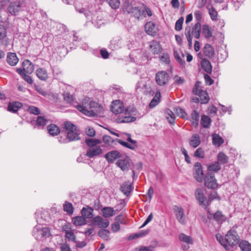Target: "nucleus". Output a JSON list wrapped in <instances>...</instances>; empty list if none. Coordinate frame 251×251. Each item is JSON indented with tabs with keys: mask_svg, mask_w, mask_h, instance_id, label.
Segmentation results:
<instances>
[{
	"mask_svg": "<svg viewBox=\"0 0 251 251\" xmlns=\"http://www.w3.org/2000/svg\"><path fill=\"white\" fill-rule=\"evenodd\" d=\"M111 111L115 115H119L115 119L117 123H128L136 119L137 112L133 106L127 107L124 110L123 103L120 100L113 101L111 107Z\"/></svg>",
	"mask_w": 251,
	"mask_h": 251,
	"instance_id": "f257e3e1",
	"label": "nucleus"
},
{
	"mask_svg": "<svg viewBox=\"0 0 251 251\" xmlns=\"http://www.w3.org/2000/svg\"><path fill=\"white\" fill-rule=\"evenodd\" d=\"M77 109L89 117H95L97 116L102 109L98 103L90 101L89 98L84 99L81 103L76 106Z\"/></svg>",
	"mask_w": 251,
	"mask_h": 251,
	"instance_id": "f03ea898",
	"label": "nucleus"
},
{
	"mask_svg": "<svg viewBox=\"0 0 251 251\" xmlns=\"http://www.w3.org/2000/svg\"><path fill=\"white\" fill-rule=\"evenodd\" d=\"M216 238L219 243L226 250L236 246L239 241V237L235 230H229L224 237L219 233L216 234Z\"/></svg>",
	"mask_w": 251,
	"mask_h": 251,
	"instance_id": "7ed1b4c3",
	"label": "nucleus"
},
{
	"mask_svg": "<svg viewBox=\"0 0 251 251\" xmlns=\"http://www.w3.org/2000/svg\"><path fill=\"white\" fill-rule=\"evenodd\" d=\"M65 133L67 134L66 138L60 137L58 141L61 143H67L69 142L78 140L80 139L79 131L76 126L70 122L64 123Z\"/></svg>",
	"mask_w": 251,
	"mask_h": 251,
	"instance_id": "20e7f679",
	"label": "nucleus"
},
{
	"mask_svg": "<svg viewBox=\"0 0 251 251\" xmlns=\"http://www.w3.org/2000/svg\"><path fill=\"white\" fill-rule=\"evenodd\" d=\"M36 222L39 224L36 226L33 230V235L37 240H41L44 238H47L50 236V229L46 226H43L44 220L42 217H39L40 213L39 212L35 213Z\"/></svg>",
	"mask_w": 251,
	"mask_h": 251,
	"instance_id": "39448f33",
	"label": "nucleus"
},
{
	"mask_svg": "<svg viewBox=\"0 0 251 251\" xmlns=\"http://www.w3.org/2000/svg\"><path fill=\"white\" fill-rule=\"evenodd\" d=\"M201 28V25L200 23L199 22H197L192 28L190 26H188L185 28V34L190 47L192 45V35H193L196 39H199L200 38Z\"/></svg>",
	"mask_w": 251,
	"mask_h": 251,
	"instance_id": "423d86ee",
	"label": "nucleus"
},
{
	"mask_svg": "<svg viewBox=\"0 0 251 251\" xmlns=\"http://www.w3.org/2000/svg\"><path fill=\"white\" fill-rule=\"evenodd\" d=\"M124 9L128 14H131L135 18L139 19L140 17L145 15V5L133 6L128 3H124Z\"/></svg>",
	"mask_w": 251,
	"mask_h": 251,
	"instance_id": "0eeeda50",
	"label": "nucleus"
},
{
	"mask_svg": "<svg viewBox=\"0 0 251 251\" xmlns=\"http://www.w3.org/2000/svg\"><path fill=\"white\" fill-rule=\"evenodd\" d=\"M24 0H0V2L4 4L9 3L8 10L11 14H16L19 12Z\"/></svg>",
	"mask_w": 251,
	"mask_h": 251,
	"instance_id": "6e6552de",
	"label": "nucleus"
},
{
	"mask_svg": "<svg viewBox=\"0 0 251 251\" xmlns=\"http://www.w3.org/2000/svg\"><path fill=\"white\" fill-rule=\"evenodd\" d=\"M195 195L199 204L204 208L206 209L210 204V200L207 199L202 189L197 188L195 191Z\"/></svg>",
	"mask_w": 251,
	"mask_h": 251,
	"instance_id": "1a4fd4ad",
	"label": "nucleus"
},
{
	"mask_svg": "<svg viewBox=\"0 0 251 251\" xmlns=\"http://www.w3.org/2000/svg\"><path fill=\"white\" fill-rule=\"evenodd\" d=\"M169 80V75L165 71H159L155 75V81L160 86H164L167 84Z\"/></svg>",
	"mask_w": 251,
	"mask_h": 251,
	"instance_id": "9d476101",
	"label": "nucleus"
},
{
	"mask_svg": "<svg viewBox=\"0 0 251 251\" xmlns=\"http://www.w3.org/2000/svg\"><path fill=\"white\" fill-rule=\"evenodd\" d=\"M173 211L177 221L182 225L186 224V217L184 209L177 205L173 206Z\"/></svg>",
	"mask_w": 251,
	"mask_h": 251,
	"instance_id": "9b49d317",
	"label": "nucleus"
},
{
	"mask_svg": "<svg viewBox=\"0 0 251 251\" xmlns=\"http://www.w3.org/2000/svg\"><path fill=\"white\" fill-rule=\"evenodd\" d=\"M204 184L208 188L215 189L217 187L218 184L213 173L206 174L204 178Z\"/></svg>",
	"mask_w": 251,
	"mask_h": 251,
	"instance_id": "f8f14e48",
	"label": "nucleus"
},
{
	"mask_svg": "<svg viewBox=\"0 0 251 251\" xmlns=\"http://www.w3.org/2000/svg\"><path fill=\"white\" fill-rule=\"evenodd\" d=\"M91 224L100 228H106L109 226V222L108 220L103 219L101 217L97 216L91 219Z\"/></svg>",
	"mask_w": 251,
	"mask_h": 251,
	"instance_id": "ddd939ff",
	"label": "nucleus"
},
{
	"mask_svg": "<svg viewBox=\"0 0 251 251\" xmlns=\"http://www.w3.org/2000/svg\"><path fill=\"white\" fill-rule=\"evenodd\" d=\"M194 177L199 182H201L203 180V173L202 166L200 162H196L194 166Z\"/></svg>",
	"mask_w": 251,
	"mask_h": 251,
	"instance_id": "4468645a",
	"label": "nucleus"
},
{
	"mask_svg": "<svg viewBox=\"0 0 251 251\" xmlns=\"http://www.w3.org/2000/svg\"><path fill=\"white\" fill-rule=\"evenodd\" d=\"M102 152V149L100 146H96L95 147L90 148L87 151L84 156L86 155L89 158H93L96 156L99 155Z\"/></svg>",
	"mask_w": 251,
	"mask_h": 251,
	"instance_id": "2eb2a0df",
	"label": "nucleus"
},
{
	"mask_svg": "<svg viewBox=\"0 0 251 251\" xmlns=\"http://www.w3.org/2000/svg\"><path fill=\"white\" fill-rule=\"evenodd\" d=\"M116 165L122 171H127L130 166L129 159L128 158H121L116 162Z\"/></svg>",
	"mask_w": 251,
	"mask_h": 251,
	"instance_id": "dca6fc26",
	"label": "nucleus"
},
{
	"mask_svg": "<svg viewBox=\"0 0 251 251\" xmlns=\"http://www.w3.org/2000/svg\"><path fill=\"white\" fill-rule=\"evenodd\" d=\"M162 49L159 43L155 40L150 42V50L154 54H158L161 51Z\"/></svg>",
	"mask_w": 251,
	"mask_h": 251,
	"instance_id": "f3484780",
	"label": "nucleus"
},
{
	"mask_svg": "<svg viewBox=\"0 0 251 251\" xmlns=\"http://www.w3.org/2000/svg\"><path fill=\"white\" fill-rule=\"evenodd\" d=\"M105 157L109 163H112L116 159L120 157V153L117 151H111L107 153Z\"/></svg>",
	"mask_w": 251,
	"mask_h": 251,
	"instance_id": "a211bd4d",
	"label": "nucleus"
},
{
	"mask_svg": "<svg viewBox=\"0 0 251 251\" xmlns=\"http://www.w3.org/2000/svg\"><path fill=\"white\" fill-rule=\"evenodd\" d=\"M203 51L205 56L210 59L212 58L215 54V51L213 47L208 44L204 46Z\"/></svg>",
	"mask_w": 251,
	"mask_h": 251,
	"instance_id": "6ab92c4d",
	"label": "nucleus"
},
{
	"mask_svg": "<svg viewBox=\"0 0 251 251\" xmlns=\"http://www.w3.org/2000/svg\"><path fill=\"white\" fill-rule=\"evenodd\" d=\"M145 29L146 33L151 36H153L156 32L155 25L151 22H148L145 25Z\"/></svg>",
	"mask_w": 251,
	"mask_h": 251,
	"instance_id": "aec40b11",
	"label": "nucleus"
},
{
	"mask_svg": "<svg viewBox=\"0 0 251 251\" xmlns=\"http://www.w3.org/2000/svg\"><path fill=\"white\" fill-rule=\"evenodd\" d=\"M6 61L9 65L14 66L18 63L19 59L15 53L9 52L7 55Z\"/></svg>",
	"mask_w": 251,
	"mask_h": 251,
	"instance_id": "412c9836",
	"label": "nucleus"
},
{
	"mask_svg": "<svg viewBox=\"0 0 251 251\" xmlns=\"http://www.w3.org/2000/svg\"><path fill=\"white\" fill-rule=\"evenodd\" d=\"M101 213L104 218H109L115 215V211L111 207H104L101 209Z\"/></svg>",
	"mask_w": 251,
	"mask_h": 251,
	"instance_id": "4be33fe9",
	"label": "nucleus"
},
{
	"mask_svg": "<svg viewBox=\"0 0 251 251\" xmlns=\"http://www.w3.org/2000/svg\"><path fill=\"white\" fill-rule=\"evenodd\" d=\"M206 167L208 173H216L221 169L220 165L217 161L207 164Z\"/></svg>",
	"mask_w": 251,
	"mask_h": 251,
	"instance_id": "5701e85b",
	"label": "nucleus"
},
{
	"mask_svg": "<svg viewBox=\"0 0 251 251\" xmlns=\"http://www.w3.org/2000/svg\"><path fill=\"white\" fill-rule=\"evenodd\" d=\"M23 68L26 74H30L34 70L33 64L28 60H25L23 62Z\"/></svg>",
	"mask_w": 251,
	"mask_h": 251,
	"instance_id": "b1692460",
	"label": "nucleus"
},
{
	"mask_svg": "<svg viewBox=\"0 0 251 251\" xmlns=\"http://www.w3.org/2000/svg\"><path fill=\"white\" fill-rule=\"evenodd\" d=\"M94 209L93 208L90 206H87L86 207H83L81 210V213L82 216L85 219L92 218L93 214Z\"/></svg>",
	"mask_w": 251,
	"mask_h": 251,
	"instance_id": "393cba45",
	"label": "nucleus"
},
{
	"mask_svg": "<svg viewBox=\"0 0 251 251\" xmlns=\"http://www.w3.org/2000/svg\"><path fill=\"white\" fill-rule=\"evenodd\" d=\"M213 218L218 224H222L227 220L226 216L221 211H217L213 216Z\"/></svg>",
	"mask_w": 251,
	"mask_h": 251,
	"instance_id": "a878e982",
	"label": "nucleus"
},
{
	"mask_svg": "<svg viewBox=\"0 0 251 251\" xmlns=\"http://www.w3.org/2000/svg\"><path fill=\"white\" fill-rule=\"evenodd\" d=\"M201 66L202 68L207 74H211L212 71V67L211 63L206 59H203L201 61Z\"/></svg>",
	"mask_w": 251,
	"mask_h": 251,
	"instance_id": "bb28decb",
	"label": "nucleus"
},
{
	"mask_svg": "<svg viewBox=\"0 0 251 251\" xmlns=\"http://www.w3.org/2000/svg\"><path fill=\"white\" fill-rule=\"evenodd\" d=\"M72 222L75 226H81L87 224L86 219L82 216L74 217L72 219Z\"/></svg>",
	"mask_w": 251,
	"mask_h": 251,
	"instance_id": "cd10ccee",
	"label": "nucleus"
},
{
	"mask_svg": "<svg viewBox=\"0 0 251 251\" xmlns=\"http://www.w3.org/2000/svg\"><path fill=\"white\" fill-rule=\"evenodd\" d=\"M37 76L41 80L45 81L48 78V75L47 71L44 68H38L36 71Z\"/></svg>",
	"mask_w": 251,
	"mask_h": 251,
	"instance_id": "c85d7f7f",
	"label": "nucleus"
},
{
	"mask_svg": "<svg viewBox=\"0 0 251 251\" xmlns=\"http://www.w3.org/2000/svg\"><path fill=\"white\" fill-rule=\"evenodd\" d=\"M22 106V103L18 101L9 103L7 106V110L11 112L15 113L18 111L19 109L21 108Z\"/></svg>",
	"mask_w": 251,
	"mask_h": 251,
	"instance_id": "c756f323",
	"label": "nucleus"
},
{
	"mask_svg": "<svg viewBox=\"0 0 251 251\" xmlns=\"http://www.w3.org/2000/svg\"><path fill=\"white\" fill-rule=\"evenodd\" d=\"M189 143L193 148H196L198 147L201 144L200 136L198 134H193L190 140Z\"/></svg>",
	"mask_w": 251,
	"mask_h": 251,
	"instance_id": "7c9ffc66",
	"label": "nucleus"
},
{
	"mask_svg": "<svg viewBox=\"0 0 251 251\" xmlns=\"http://www.w3.org/2000/svg\"><path fill=\"white\" fill-rule=\"evenodd\" d=\"M75 7L76 11L77 12L80 14H83L87 19L89 20L92 19V13L90 11L84 8L80 7V6H78L76 5H75Z\"/></svg>",
	"mask_w": 251,
	"mask_h": 251,
	"instance_id": "2f4dec72",
	"label": "nucleus"
},
{
	"mask_svg": "<svg viewBox=\"0 0 251 251\" xmlns=\"http://www.w3.org/2000/svg\"><path fill=\"white\" fill-rule=\"evenodd\" d=\"M131 189L132 185L129 182H125L121 186V191L126 196L129 195Z\"/></svg>",
	"mask_w": 251,
	"mask_h": 251,
	"instance_id": "473e14b6",
	"label": "nucleus"
},
{
	"mask_svg": "<svg viewBox=\"0 0 251 251\" xmlns=\"http://www.w3.org/2000/svg\"><path fill=\"white\" fill-rule=\"evenodd\" d=\"M212 143L217 147H220L224 143V139L218 134H213L212 135Z\"/></svg>",
	"mask_w": 251,
	"mask_h": 251,
	"instance_id": "72a5a7b5",
	"label": "nucleus"
},
{
	"mask_svg": "<svg viewBox=\"0 0 251 251\" xmlns=\"http://www.w3.org/2000/svg\"><path fill=\"white\" fill-rule=\"evenodd\" d=\"M228 157L223 152H220L217 155V162L221 165L228 162Z\"/></svg>",
	"mask_w": 251,
	"mask_h": 251,
	"instance_id": "f704fd0d",
	"label": "nucleus"
},
{
	"mask_svg": "<svg viewBox=\"0 0 251 251\" xmlns=\"http://www.w3.org/2000/svg\"><path fill=\"white\" fill-rule=\"evenodd\" d=\"M47 128L49 133L52 136L56 135L60 132L59 128L54 124L48 126Z\"/></svg>",
	"mask_w": 251,
	"mask_h": 251,
	"instance_id": "c9c22d12",
	"label": "nucleus"
},
{
	"mask_svg": "<svg viewBox=\"0 0 251 251\" xmlns=\"http://www.w3.org/2000/svg\"><path fill=\"white\" fill-rule=\"evenodd\" d=\"M239 246L242 251H251V244L246 240L241 241Z\"/></svg>",
	"mask_w": 251,
	"mask_h": 251,
	"instance_id": "e433bc0d",
	"label": "nucleus"
},
{
	"mask_svg": "<svg viewBox=\"0 0 251 251\" xmlns=\"http://www.w3.org/2000/svg\"><path fill=\"white\" fill-rule=\"evenodd\" d=\"M201 123L203 127L208 128L210 126L211 120L209 116L202 115L201 118Z\"/></svg>",
	"mask_w": 251,
	"mask_h": 251,
	"instance_id": "4c0bfd02",
	"label": "nucleus"
},
{
	"mask_svg": "<svg viewBox=\"0 0 251 251\" xmlns=\"http://www.w3.org/2000/svg\"><path fill=\"white\" fill-rule=\"evenodd\" d=\"M178 238L180 241L188 244H192L193 243V239L191 236L186 235L183 233L179 234Z\"/></svg>",
	"mask_w": 251,
	"mask_h": 251,
	"instance_id": "58836bf2",
	"label": "nucleus"
},
{
	"mask_svg": "<svg viewBox=\"0 0 251 251\" xmlns=\"http://www.w3.org/2000/svg\"><path fill=\"white\" fill-rule=\"evenodd\" d=\"M161 97V94L160 92H157L154 98L152 99L151 101L149 106L150 108H153L156 106L160 101V99Z\"/></svg>",
	"mask_w": 251,
	"mask_h": 251,
	"instance_id": "ea45409f",
	"label": "nucleus"
},
{
	"mask_svg": "<svg viewBox=\"0 0 251 251\" xmlns=\"http://www.w3.org/2000/svg\"><path fill=\"white\" fill-rule=\"evenodd\" d=\"M201 103L206 104L209 101V99L206 91L201 90L199 95Z\"/></svg>",
	"mask_w": 251,
	"mask_h": 251,
	"instance_id": "a19ab883",
	"label": "nucleus"
},
{
	"mask_svg": "<svg viewBox=\"0 0 251 251\" xmlns=\"http://www.w3.org/2000/svg\"><path fill=\"white\" fill-rule=\"evenodd\" d=\"M199 117V113L197 111L194 110L191 114V120L192 124L195 127L198 125Z\"/></svg>",
	"mask_w": 251,
	"mask_h": 251,
	"instance_id": "79ce46f5",
	"label": "nucleus"
},
{
	"mask_svg": "<svg viewBox=\"0 0 251 251\" xmlns=\"http://www.w3.org/2000/svg\"><path fill=\"white\" fill-rule=\"evenodd\" d=\"M85 143L90 148L95 147L97 145L100 144L101 142L100 140L93 138L85 139Z\"/></svg>",
	"mask_w": 251,
	"mask_h": 251,
	"instance_id": "37998d69",
	"label": "nucleus"
},
{
	"mask_svg": "<svg viewBox=\"0 0 251 251\" xmlns=\"http://www.w3.org/2000/svg\"><path fill=\"white\" fill-rule=\"evenodd\" d=\"M74 207L73 204L68 201H65L63 204V210L68 214L71 215L74 212Z\"/></svg>",
	"mask_w": 251,
	"mask_h": 251,
	"instance_id": "c03bdc74",
	"label": "nucleus"
},
{
	"mask_svg": "<svg viewBox=\"0 0 251 251\" xmlns=\"http://www.w3.org/2000/svg\"><path fill=\"white\" fill-rule=\"evenodd\" d=\"M202 34L206 38H209L212 37V33L208 25H204L202 28Z\"/></svg>",
	"mask_w": 251,
	"mask_h": 251,
	"instance_id": "a18cd8bd",
	"label": "nucleus"
},
{
	"mask_svg": "<svg viewBox=\"0 0 251 251\" xmlns=\"http://www.w3.org/2000/svg\"><path fill=\"white\" fill-rule=\"evenodd\" d=\"M109 231L105 229H102L98 231V235L105 240H108L109 239Z\"/></svg>",
	"mask_w": 251,
	"mask_h": 251,
	"instance_id": "49530a36",
	"label": "nucleus"
},
{
	"mask_svg": "<svg viewBox=\"0 0 251 251\" xmlns=\"http://www.w3.org/2000/svg\"><path fill=\"white\" fill-rule=\"evenodd\" d=\"M174 111L178 116L182 118H185L187 116L185 112L179 107H174Z\"/></svg>",
	"mask_w": 251,
	"mask_h": 251,
	"instance_id": "de8ad7c7",
	"label": "nucleus"
},
{
	"mask_svg": "<svg viewBox=\"0 0 251 251\" xmlns=\"http://www.w3.org/2000/svg\"><path fill=\"white\" fill-rule=\"evenodd\" d=\"M109 6L113 9H116L118 8L120 5L119 0H106Z\"/></svg>",
	"mask_w": 251,
	"mask_h": 251,
	"instance_id": "09e8293b",
	"label": "nucleus"
},
{
	"mask_svg": "<svg viewBox=\"0 0 251 251\" xmlns=\"http://www.w3.org/2000/svg\"><path fill=\"white\" fill-rule=\"evenodd\" d=\"M166 114H167V118L169 123L171 124V125L174 124L175 118V115H174V113L172 111H171L170 110H168L167 111Z\"/></svg>",
	"mask_w": 251,
	"mask_h": 251,
	"instance_id": "8fccbe9b",
	"label": "nucleus"
},
{
	"mask_svg": "<svg viewBox=\"0 0 251 251\" xmlns=\"http://www.w3.org/2000/svg\"><path fill=\"white\" fill-rule=\"evenodd\" d=\"M160 61L165 64H169L170 62L169 55L167 53H163L160 57Z\"/></svg>",
	"mask_w": 251,
	"mask_h": 251,
	"instance_id": "3c124183",
	"label": "nucleus"
},
{
	"mask_svg": "<svg viewBox=\"0 0 251 251\" xmlns=\"http://www.w3.org/2000/svg\"><path fill=\"white\" fill-rule=\"evenodd\" d=\"M209 14L210 16L211 19L213 21H216L217 19V12L216 10L213 7H211L209 8L208 9Z\"/></svg>",
	"mask_w": 251,
	"mask_h": 251,
	"instance_id": "603ef678",
	"label": "nucleus"
},
{
	"mask_svg": "<svg viewBox=\"0 0 251 251\" xmlns=\"http://www.w3.org/2000/svg\"><path fill=\"white\" fill-rule=\"evenodd\" d=\"M174 55L176 59L178 61V62L182 66H184L185 64V61L181 59L178 51L176 50H174Z\"/></svg>",
	"mask_w": 251,
	"mask_h": 251,
	"instance_id": "864d4df0",
	"label": "nucleus"
},
{
	"mask_svg": "<svg viewBox=\"0 0 251 251\" xmlns=\"http://www.w3.org/2000/svg\"><path fill=\"white\" fill-rule=\"evenodd\" d=\"M183 21L184 19L182 17H181L176 21L175 25V29L176 30L180 31L182 29Z\"/></svg>",
	"mask_w": 251,
	"mask_h": 251,
	"instance_id": "5fc2aeb1",
	"label": "nucleus"
},
{
	"mask_svg": "<svg viewBox=\"0 0 251 251\" xmlns=\"http://www.w3.org/2000/svg\"><path fill=\"white\" fill-rule=\"evenodd\" d=\"M65 237L67 238L69 241H72L74 242H76V236L73 232V230L67 232L65 233Z\"/></svg>",
	"mask_w": 251,
	"mask_h": 251,
	"instance_id": "6e6d98bb",
	"label": "nucleus"
},
{
	"mask_svg": "<svg viewBox=\"0 0 251 251\" xmlns=\"http://www.w3.org/2000/svg\"><path fill=\"white\" fill-rule=\"evenodd\" d=\"M194 156L196 157L203 158L204 157V152L201 148H198L194 153Z\"/></svg>",
	"mask_w": 251,
	"mask_h": 251,
	"instance_id": "4d7b16f0",
	"label": "nucleus"
},
{
	"mask_svg": "<svg viewBox=\"0 0 251 251\" xmlns=\"http://www.w3.org/2000/svg\"><path fill=\"white\" fill-rule=\"evenodd\" d=\"M153 247L150 246H140L135 248V251H153Z\"/></svg>",
	"mask_w": 251,
	"mask_h": 251,
	"instance_id": "13d9d810",
	"label": "nucleus"
},
{
	"mask_svg": "<svg viewBox=\"0 0 251 251\" xmlns=\"http://www.w3.org/2000/svg\"><path fill=\"white\" fill-rule=\"evenodd\" d=\"M115 220L118 222V223H120L123 225H126L127 223L126 219L122 215H120L116 217Z\"/></svg>",
	"mask_w": 251,
	"mask_h": 251,
	"instance_id": "bf43d9fd",
	"label": "nucleus"
},
{
	"mask_svg": "<svg viewBox=\"0 0 251 251\" xmlns=\"http://www.w3.org/2000/svg\"><path fill=\"white\" fill-rule=\"evenodd\" d=\"M36 122L38 125L44 126L47 124L48 120L44 117L39 116L37 119Z\"/></svg>",
	"mask_w": 251,
	"mask_h": 251,
	"instance_id": "052dcab7",
	"label": "nucleus"
},
{
	"mask_svg": "<svg viewBox=\"0 0 251 251\" xmlns=\"http://www.w3.org/2000/svg\"><path fill=\"white\" fill-rule=\"evenodd\" d=\"M28 111L33 114L34 115H39L40 113V109L35 106H30L28 108Z\"/></svg>",
	"mask_w": 251,
	"mask_h": 251,
	"instance_id": "680f3d73",
	"label": "nucleus"
},
{
	"mask_svg": "<svg viewBox=\"0 0 251 251\" xmlns=\"http://www.w3.org/2000/svg\"><path fill=\"white\" fill-rule=\"evenodd\" d=\"M6 36V29L3 25L0 24V40H3Z\"/></svg>",
	"mask_w": 251,
	"mask_h": 251,
	"instance_id": "e2e57ef3",
	"label": "nucleus"
},
{
	"mask_svg": "<svg viewBox=\"0 0 251 251\" xmlns=\"http://www.w3.org/2000/svg\"><path fill=\"white\" fill-rule=\"evenodd\" d=\"M207 199H209L210 200V203L213 200H220V197L218 195L217 193L216 192H213L212 193H211L210 195L208 196V198H207Z\"/></svg>",
	"mask_w": 251,
	"mask_h": 251,
	"instance_id": "0e129e2a",
	"label": "nucleus"
},
{
	"mask_svg": "<svg viewBox=\"0 0 251 251\" xmlns=\"http://www.w3.org/2000/svg\"><path fill=\"white\" fill-rule=\"evenodd\" d=\"M86 134L90 136V137H93L95 135V130L93 128L88 127L86 128L85 130Z\"/></svg>",
	"mask_w": 251,
	"mask_h": 251,
	"instance_id": "69168bd1",
	"label": "nucleus"
},
{
	"mask_svg": "<svg viewBox=\"0 0 251 251\" xmlns=\"http://www.w3.org/2000/svg\"><path fill=\"white\" fill-rule=\"evenodd\" d=\"M174 82L177 85H180L182 84L184 82V79L181 77L176 75L174 77Z\"/></svg>",
	"mask_w": 251,
	"mask_h": 251,
	"instance_id": "338daca9",
	"label": "nucleus"
},
{
	"mask_svg": "<svg viewBox=\"0 0 251 251\" xmlns=\"http://www.w3.org/2000/svg\"><path fill=\"white\" fill-rule=\"evenodd\" d=\"M111 229L114 232H116L120 230V226L116 221L111 225Z\"/></svg>",
	"mask_w": 251,
	"mask_h": 251,
	"instance_id": "774afa93",
	"label": "nucleus"
}]
</instances>
